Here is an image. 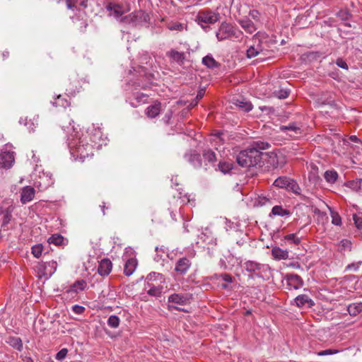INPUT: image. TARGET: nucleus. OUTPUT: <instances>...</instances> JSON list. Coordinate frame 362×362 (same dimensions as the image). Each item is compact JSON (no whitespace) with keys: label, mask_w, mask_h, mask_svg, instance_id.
Listing matches in <instances>:
<instances>
[{"label":"nucleus","mask_w":362,"mask_h":362,"mask_svg":"<svg viewBox=\"0 0 362 362\" xmlns=\"http://www.w3.org/2000/svg\"><path fill=\"white\" fill-rule=\"evenodd\" d=\"M69 126H65L64 122L62 123V127L67 135L68 144L71 155L76 158L83 161L86 158L92 156L93 146H95L88 140V136L82 134L80 136L76 132L74 126L68 121Z\"/></svg>","instance_id":"nucleus-1"},{"label":"nucleus","mask_w":362,"mask_h":362,"mask_svg":"<svg viewBox=\"0 0 362 362\" xmlns=\"http://www.w3.org/2000/svg\"><path fill=\"white\" fill-rule=\"evenodd\" d=\"M269 146V144L267 142L254 141L236 156L238 164L247 168L260 165L264 155L261 150L267 149Z\"/></svg>","instance_id":"nucleus-2"},{"label":"nucleus","mask_w":362,"mask_h":362,"mask_svg":"<svg viewBox=\"0 0 362 362\" xmlns=\"http://www.w3.org/2000/svg\"><path fill=\"white\" fill-rule=\"evenodd\" d=\"M244 269L249 273L251 278L258 277L267 279L270 273V268L268 264H263L259 262L248 260L243 264Z\"/></svg>","instance_id":"nucleus-3"},{"label":"nucleus","mask_w":362,"mask_h":362,"mask_svg":"<svg viewBox=\"0 0 362 362\" xmlns=\"http://www.w3.org/2000/svg\"><path fill=\"white\" fill-rule=\"evenodd\" d=\"M243 35V32L234 27L230 23L223 22L219 26L216 31V36L218 41H222L231 38H240Z\"/></svg>","instance_id":"nucleus-4"},{"label":"nucleus","mask_w":362,"mask_h":362,"mask_svg":"<svg viewBox=\"0 0 362 362\" xmlns=\"http://www.w3.org/2000/svg\"><path fill=\"white\" fill-rule=\"evenodd\" d=\"M150 20L147 13L143 11H137L120 18V23L134 27L147 23Z\"/></svg>","instance_id":"nucleus-5"},{"label":"nucleus","mask_w":362,"mask_h":362,"mask_svg":"<svg viewBox=\"0 0 362 362\" xmlns=\"http://www.w3.org/2000/svg\"><path fill=\"white\" fill-rule=\"evenodd\" d=\"M220 18L219 13L209 9L201 10L196 16V21L203 28H208L209 25L216 23Z\"/></svg>","instance_id":"nucleus-6"},{"label":"nucleus","mask_w":362,"mask_h":362,"mask_svg":"<svg viewBox=\"0 0 362 362\" xmlns=\"http://www.w3.org/2000/svg\"><path fill=\"white\" fill-rule=\"evenodd\" d=\"M189 202V198L187 194L182 195V192H177L176 194L173 195L169 202L170 207L168 208L170 216L173 221H177V214L180 212L181 207Z\"/></svg>","instance_id":"nucleus-7"},{"label":"nucleus","mask_w":362,"mask_h":362,"mask_svg":"<svg viewBox=\"0 0 362 362\" xmlns=\"http://www.w3.org/2000/svg\"><path fill=\"white\" fill-rule=\"evenodd\" d=\"M196 256V251L190 250L187 256L179 258L175 264V272L177 275L184 276L192 267V259Z\"/></svg>","instance_id":"nucleus-8"},{"label":"nucleus","mask_w":362,"mask_h":362,"mask_svg":"<svg viewBox=\"0 0 362 362\" xmlns=\"http://www.w3.org/2000/svg\"><path fill=\"white\" fill-rule=\"evenodd\" d=\"M264 33L258 32L252 37L253 45H250L247 49V57L252 58L262 54L264 48L261 43V39L264 38Z\"/></svg>","instance_id":"nucleus-9"},{"label":"nucleus","mask_w":362,"mask_h":362,"mask_svg":"<svg viewBox=\"0 0 362 362\" xmlns=\"http://www.w3.org/2000/svg\"><path fill=\"white\" fill-rule=\"evenodd\" d=\"M57 264L55 261L38 263L35 269L40 278H49L57 270Z\"/></svg>","instance_id":"nucleus-10"},{"label":"nucleus","mask_w":362,"mask_h":362,"mask_svg":"<svg viewBox=\"0 0 362 362\" xmlns=\"http://www.w3.org/2000/svg\"><path fill=\"white\" fill-rule=\"evenodd\" d=\"M81 88V82L78 76L72 75L69 78V83L66 85V94L70 96H74L80 91Z\"/></svg>","instance_id":"nucleus-11"},{"label":"nucleus","mask_w":362,"mask_h":362,"mask_svg":"<svg viewBox=\"0 0 362 362\" xmlns=\"http://www.w3.org/2000/svg\"><path fill=\"white\" fill-rule=\"evenodd\" d=\"M288 289L298 290L303 285L302 278L296 274H287L284 277Z\"/></svg>","instance_id":"nucleus-12"},{"label":"nucleus","mask_w":362,"mask_h":362,"mask_svg":"<svg viewBox=\"0 0 362 362\" xmlns=\"http://www.w3.org/2000/svg\"><path fill=\"white\" fill-rule=\"evenodd\" d=\"M263 156L266 157L264 159L266 160L267 167L269 168H277L279 167H282L284 164V158H280L274 152L264 153Z\"/></svg>","instance_id":"nucleus-13"},{"label":"nucleus","mask_w":362,"mask_h":362,"mask_svg":"<svg viewBox=\"0 0 362 362\" xmlns=\"http://www.w3.org/2000/svg\"><path fill=\"white\" fill-rule=\"evenodd\" d=\"M14 153L10 151H4L0 153V168H10L14 163Z\"/></svg>","instance_id":"nucleus-14"},{"label":"nucleus","mask_w":362,"mask_h":362,"mask_svg":"<svg viewBox=\"0 0 362 362\" xmlns=\"http://www.w3.org/2000/svg\"><path fill=\"white\" fill-rule=\"evenodd\" d=\"M106 9L110 12V16L119 21L125 12L122 6L114 3H109L106 6Z\"/></svg>","instance_id":"nucleus-15"},{"label":"nucleus","mask_w":362,"mask_h":362,"mask_svg":"<svg viewBox=\"0 0 362 362\" xmlns=\"http://www.w3.org/2000/svg\"><path fill=\"white\" fill-rule=\"evenodd\" d=\"M112 262L107 258L103 259L98 265V272L102 276H107L112 271Z\"/></svg>","instance_id":"nucleus-16"},{"label":"nucleus","mask_w":362,"mask_h":362,"mask_svg":"<svg viewBox=\"0 0 362 362\" xmlns=\"http://www.w3.org/2000/svg\"><path fill=\"white\" fill-rule=\"evenodd\" d=\"M163 290V286L158 282L156 283H146L145 291L146 293L152 296H160Z\"/></svg>","instance_id":"nucleus-17"},{"label":"nucleus","mask_w":362,"mask_h":362,"mask_svg":"<svg viewBox=\"0 0 362 362\" xmlns=\"http://www.w3.org/2000/svg\"><path fill=\"white\" fill-rule=\"evenodd\" d=\"M35 190L33 187L30 186H26L23 187L21 194V202L23 204H26L31 202L35 197Z\"/></svg>","instance_id":"nucleus-18"},{"label":"nucleus","mask_w":362,"mask_h":362,"mask_svg":"<svg viewBox=\"0 0 362 362\" xmlns=\"http://www.w3.org/2000/svg\"><path fill=\"white\" fill-rule=\"evenodd\" d=\"M166 55L170 58L171 62H175L179 65H182L185 59V54L184 52H178L175 49H170L166 53Z\"/></svg>","instance_id":"nucleus-19"},{"label":"nucleus","mask_w":362,"mask_h":362,"mask_svg":"<svg viewBox=\"0 0 362 362\" xmlns=\"http://www.w3.org/2000/svg\"><path fill=\"white\" fill-rule=\"evenodd\" d=\"M238 23L241 28L249 34H252L257 29L255 23L247 17L238 20Z\"/></svg>","instance_id":"nucleus-20"},{"label":"nucleus","mask_w":362,"mask_h":362,"mask_svg":"<svg viewBox=\"0 0 362 362\" xmlns=\"http://www.w3.org/2000/svg\"><path fill=\"white\" fill-rule=\"evenodd\" d=\"M189 300L187 294L173 293L168 297V302L179 305H185Z\"/></svg>","instance_id":"nucleus-21"},{"label":"nucleus","mask_w":362,"mask_h":362,"mask_svg":"<svg viewBox=\"0 0 362 362\" xmlns=\"http://www.w3.org/2000/svg\"><path fill=\"white\" fill-rule=\"evenodd\" d=\"M291 215V212L286 209H284L282 206L276 205L274 206L270 214H269V217L272 218L274 216H281V217H288Z\"/></svg>","instance_id":"nucleus-22"},{"label":"nucleus","mask_w":362,"mask_h":362,"mask_svg":"<svg viewBox=\"0 0 362 362\" xmlns=\"http://www.w3.org/2000/svg\"><path fill=\"white\" fill-rule=\"evenodd\" d=\"M88 0H66V6L71 10H82L87 7Z\"/></svg>","instance_id":"nucleus-23"},{"label":"nucleus","mask_w":362,"mask_h":362,"mask_svg":"<svg viewBox=\"0 0 362 362\" xmlns=\"http://www.w3.org/2000/svg\"><path fill=\"white\" fill-rule=\"evenodd\" d=\"M102 131L100 127L95 128L93 127V129H88V132L85 136H88V140L95 145L98 141H100L102 137Z\"/></svg>","instance_id":"nucleus-24"},{"label":"nucleus","mask_w":362,"mask_h":362,"mask_svg":"<svg viewBox=\"0 0 362 362\" xmlns=\"http://www.w3.org/2000/svg\"><path fill=\"white\" fill-rule=\"evenodd\" d=\"M296 304L298 307L302 308L305 305H307L308 308H311L314 305V301L305 294H302L298 296L294 299Z\"/></svg>","instance_id":"nucleus-25"},{"label":"nucleus","mask_w":362,"mask_h":362,"mask_svg":"<svg viewBox=\"0 0 362 362\" xmlns=\"http://www.w3.org/2000/svg\"><path fill=\"white\" fill-rule=\"evenodd\" d=\"M86 285V282L83 280L77 281L66 290V293L68 294L70 293L71 295H76L79 291L84 290Z\"/></svg>","instance_id":"nucleus-26"},{"label":"nucleus","mask_w":362,"mask_h":362,"mask_svg":"<svg viewBox=\"0 0 362 362\" xmlns=\"http://www.w3.org/2000/svg\"><path fill=\"white\" fill-rule=\"evenodd\" d=\"M272 255L276 260H282L288 259V252L286 250H282L279 247H274L272 248Z\"/></svg>","instance_id":"nucleus-27"},{"label":"nucleus","mask_w":362,"mask_h":362,"mask_svg":"<svg viewBox=\"0 0 362 362\" xmlns=\"http://www.w3.org/2000/svg\"><path fill=\"white\" fill-rule=\"evenodd\" d=\"M233 168V164L230 161L220 160L217 167L215 168L216 171H220L223 174L229 173Z\"/></svg>","instance_id":"nucleus-28"},{"label":"nucleus","mask_w":362,"mask_h":362,"mask_svg":"<svg viewBox=\"0 0 362 362\" xmlns=\"http://www.w3.org/2000/svg\"><path fill=\"white\" fill-rule=\"evenodd\" d=\"M136 267H137L136 259H135V258L129 259L124 264V274L128 276L132 275L134 273V272L135 271Z\"/></svg>","instance_id":"nucleus-29"},{"label":"nucleus","mask_w":362,"mask_h":362,"mask_svg":"<svg viewBox=\"0 0 362 362\" xmlns=\"http://www.w3.org/2000/svg\"><path fill=\"white\" fill-rule=\"evenodd\" d=\"M160 111V103H156L148 106L146 110V115L150 118H154L158 116Z\"/></svg>","instance_id":"nucleus-30"},{"label":"nucleus","mask_w":362,"mask_h":362,"mask_svg":"<svg viewBox=\"0 0 362 362\" xmlns=\"http://www.w3.org/2000/svg\"><path fill=\"white\" fill-rule=\"evenodd\" d=\"M53 106L54 107H67L70 105L71 103L69 100L66 98L62 95H57L53 101L51 102Z\"/></svg>","instance_id":"nucleus-31"},{"label":"nucleus","mask_w":362,"mask_h":362,"mask_svg":"<svg viewBox=\"0 0 362 362\" xmlns=\"http://www.w3.org/2000/svg\"><path fill=\"white\" fill-rule=\"evenodd\" d=\"M186 159L192 163L194 168H200L202 166V160L200 155L198 153H189L185 155Z\"/></svg>","instance_id":"nucleus-32"},{"label":"nucleus","mask_w":362,"mask_h":362,"mask_svg":"<svg viewBox=\"0 0 362 362\" xmlns=\"http://www.w3.org/2000/svg\"><path fill=\"white\" fill-rule=\"evenodd\" d=\"M6 342L13 348L21 351L23 349V342L20 337H9Z\"/></svg>","instance_id":"nucleus-33"},{"label":"nucleus","mask_w":362,"mask_h":362,"mask_svg":"<svg viewBox=\"0 0 362 362\" xmlns=\"http://www.w3.org/2000/svg\"><path fill=\"white\" fill-rule=\"evenodd\" d=\"M324 177L328 183L334 184L337 182L339 175L334 170H328L325 172Z\"/></svg>","instance_id":"nucleus-34"},{"label":"nucleus","mask_w":362,"mask_h":362,"mask_svg":"<svg viewBox=\"0 0 362 362\" xmlns=\"http://www.w3.org/2000/svg\"><path fill=\"white\" fill-rule=\"evenodd\" d=\"M346 186L354 191L358 192L362 189V179L356 178L355 180L348 181Z\"/></svg>","instance_id":"nucleus-35"},{"label":"nucleus","mask_w":362,"mask_h":362,"mask_svg":"<svg viewBox=\"0 0 362 362\" xmlns=\"http://www.w3.org/2000/svg\"><path fill=\"white\" fill-rule=\"evenodd\" d=\"M203 157L213 165H215L214 163L218 160L215 152L211 149L204 150L203 152Z\"/></svg>","instance_id":"nucleus-36"},{"label":"nucleus","mask_w":362,"mask_h":362,"mask_svg":"<svg viewBox=\"0 0 362 362\" xmlns=\"http://www.w3.org/2000/svg\"><path fill=\"white\" fill-rule=\"evenodd\" d=\"M163 281V275L160 273L152 272L149 274L146 279V283H156L162 284Z\"/></svg>","instance_id":"nucleus-37"},{"label":"nucleus","mask_w":362,"mask_h":362,"mask_svg":"<svg viewBox=\"0 0 362 362\" xmlns=\"http://www.w3.org/2000/svg\"><path fill=\"white\" fill-rule=\"evenodd\" d=\"M347 310L350 315L356 316L362 311V302L352 303L348 306Z\"/></svg>","instance_id":"nucleus-38"},{"label":"nucleus","mask_w":362,"mask_h":362,"mask_svg":"<svg viewBox=\"0 0 362 362\" xmlns=\"http://www.w3.org/2000/svg\"><path fill=\"white\" fill-rule=\"evenodd\" d=\"M202 63L209 69H214L218 66V63L211 55H206L202 59Z\"/></svg>","instance_id":"nucleus-39"},{"label":"nucleus","mask_w":362,"mask_h":362,"mask_svg":"<svg viewBox=\"0 0 362 362\" xmlns=\"http://www.w3.org/2000/svg\"><path fill=\"white\" fill-rule=\"evenodd\" d=\"M64 238L62 235L54 234L49 238L48 243L57 246H60L64 244Z\"/></svg>","instance_id":"nucleus-40"},{"label":"nucleus","mask_w":362,"mask_h":362,"mask_svg":"<svg viewBox=\"0 0 362 362\" xmlns=\"http://www.w3.org/2000/svg\"><path fill=\"white\" fill-rule=\"evenodd\" d=\"M280 129L282 132L291 131L295 134L300 133V128L296 123H290L288 125H282L280 127Z\"/></svg>","instance_id":"nucleus-41"},{"label":"nucleus","mask_w":362,"mask_h":362,"mask_svg":"<svg viewBox=\"0 0 362 362\" xmlns=\"http://www.w3.org/2000/svg\"><path fill=\"white\" fill-rule=\"evenodd\" d=\"M351 249V242L347 239L341 240L338 244V250L340 252L350 251Z\"/></svg>","instance_id":"nucleus-42"},{"label":"nucleus","mask_w":362,"mask_h":362,"mask_svg":"<svg viewBox=\"0 0 362 362\" xmlns=\"http://www.w3.org/2000/svg\"><path fill=\"white\" fill-rule=\"evenodd\" d=\"M237 106L245 112H250L252 109V105L250 102L242 100H237Z\"/></svg>","instance_id":"nucleus-43"},{"label":"nucleus","mask_w":362,"mask_h":362,"mask_svg":"<svg viewBox=\"0 0 362 362\" xmlns=\"http://www.w3.org/2000/svg\"><path fill=\"white\" fill-rule=\"evenodd\" d=\"M290 180H291L288 179L286 177H280L274 181V185L275 186L281 187V188L285 187L287 189V187L289 185Z\"/></svg>","instance_id":"nucleus-44"},{"label":"nucleus","mask_w":362,"mask_h":362,"mask_svg":"<svg viewBox=\"0 0 362 362\" xmlns=\"http://www.w3.org/2000/svg\"><path fill=\"white\" fill-rule=\"evenodd\" d=\"M120 324V319L117 315H110L107 320V325L111 328H117Z\"/></svg>","instance_id":"nucleus-45"},{"label":"nucleus","mask_w":362,"mask_h":362,"mask_svg":"<svg viewBox=\"0 0 362 362\" xmlns=\"http://www.w3.org/2000/svg\"><path fill=\"white\" fill-rule=\"evenodd\" d=\"M223 133L217 132L211 135V143H215L214 146L216 150H218L217 144H223V139L222 138Z\"/></svg>","instance_id":"nucleus-46"},{"label":"nucleus","mask_w":362,"mask_h":362,"mask_svg":"<svg viewBox=\"0 0 362 362\" xmlns=\"http://www.w3.org/2000/svg\"><path fill=\"white\" fill-rule=\"evenodd\" d=\"M319 178L318 176V167L317 165L314 163L310 164V173H309V180H317Z\"/></svg>","instance_id":"nucleus-47"},{"label":"nucleus","mask_w":362,"mask_h":362,"mask_svg":"<svg viewBox=\"0 0 362 362\" xmlns=\"http://www.w3.org/2000/svg\"><path fill=\"white\" fill-rule=\"evenodd\" d=\"M167 28L170 30L182 31L184 29V24L179 22H170L168 23Z\"/></svg>","instance_id":"nucleus-48"},{"label":"nucleus","mask_w":362,"mask_h":362,"mask_svg":"<svg viewBox=\"0 0 362 362\" xmlns=\"http://www.w3.org/2000/svg\"><path fill=\"white\" fill-rule=\"evenodd\" d=\"M287 189L288 190L292 191L293 193H295L296 194H300V191H301L300 187H299L298 183L293 180H290V182H289V185H288Z\"/></svg>","instance_id":"nucleus-49"},{"label":"nucleus","mask_w":362,"mask_h":362,"mask_svg":"<svg viewBox=\"0 0 362 362\" xmlns=\"http://www.w3.org/2000/svg\"><path fill=\"white\" fill-rule=\"evenodd\" d=\"M284 240L290 243L298 245L300 243V238L297 237L295 233H291L284 237Z\"/></svg>","instance_id":"nucleus-50"},{"label":"nucleus","mask_w":362,"mask_h":362,"mask_svg":"<svg viewBox=\"0 0 362 362\" xmlns=\"http://www.w3.org/2000/svg\"><path fill=\"white\" fill-rule=\"evenodd\" d=\"M353 220L356 227L359 230H362V213L354 214Z\"/></svg>","instance_id":"nucleus-51"},{"label":"nucleus","mask_w":362,"mask_h":362,"mask_svg":"<svg viewBox=\"0 0 362 362\" xmlns=\"http://www.w3.org/2000/svg\"><path fill=\"white\" fill-rule=\"evenodd\" d=\"M267 203H270V199L265 197H258L255 201V206H262L266 205Z\"/></svg>","instance_id":"nucleus-52"},{"label":"nucleus","mask_w":362,"mask_h":362,"mask_svg":"<svg viewBox=\"0 0 362 362\" xmlns=\"http://www.w3.org/2000/svg\"><path fill=\"white\" fill-rule=\"evenodd\" d=\"M332 216V223L336 226H341V218L338 213L334 211H331Z\"/></svg>","instance_id":"nucleus-53"},{"label":"nucleus","mask_w":362,"mask_h":362,"mask_svg":"<svg viewBox=\"0 0 362 362\" xmlns=\"http://www.w3.org/2000/svg\"><path fill=\"white\" fill-rule=\"evenodd\" d=\"M42 252V245H36L32 247V254L37 258L40 257Z\"/></svg>","instance_id":"nucleus-54"},{"label":"nucleus","mask_w":362,"mask_h":362,"mask_svg":"<svg viewBox=\"0 0 362 362\" xmlns=\"http://www.w3.org/2000/svg\"><path fill=\"white\" fill-rule=\"evenodd\" d=\"M249 16L256 22L260 21L261 14L257 10H250Z\"/></svg>","instance_id":"nucleus-55"},{"label":"nucleus","mask_w":362,"mask_h":362,"mask_svg":"<svg viewBox=\"0 0 362 362\" xmlns=\"http://www.w3.org/2000/svg\"><path fill=\"white\" fill-rule=\"evenodd\" d=\"M68 350L66 349H62L57 354L55 358L62 361L66 356Z\"/></svg>","instance_id":"nucleus-56"},{"label":"nucleus","mask_w":362,"mask_h":362,"mask_svg":"<svg viewBox=\"0 0 362 362\" xmlns=\"http://www.w3.org/2000/svg\"><path fill=\"white\" fill-rule=\"evenodd\" d=\"M338 352H339V351L337 350V349H326V350H323V351H320L318 353V355L319 356L332 355V354H337Z\"/></svg>","instance_id":"nucleus-57"},{"label":"nucleus","mask_w":362,"mask_h":362,"mask_svg":"<svg viewBox=\"0 0 362 362\" xmlns=\"http://www.w3.org/2000/svg\"><path fill=\"white\" fill-rule=\"evenodd\" d=\"M336 64L339 67H340L341 69H346V70H347L348 68H349L346 62L343 59H341V58H339V59H337Z\"/></svg>","instance_id":"nucleus-58"},{"label":"nucleus","mask_w":362,"mask_h":362,"mask_svg":"<svg viewBox=\"0 0 362 362\" xmlns=\"http://www.w3.org/2000/svg\"><path fill=\"white\" fill-rule=\"evenodd\" d=\"M72 310L74 313L81 315L85 311V308L81 305H75L72 307Z\"/></svg>","instance_id":"nucleus-59"},{"label":"nucleus","mask_w":362,"mask_h":362,"mask_svg":"<svg viewBox=\"0 0 362 362\" xmlns=\"http://www.w3.org/2000/svg\"><path fill=\"white\" fill-rule=\"evenodd\" d=\"M219 277L228 283H231L233 279V276L228 274H222Z\"/></svg>","instance_id":"nucleus-60"},{"label":"nucleus","mask_w":362,"mask_h":362,"mask_svg":"<svg viewBox=\"0 0 362 362\" xmlns=\"http://www.w3.org/2000/svg\"><path fill=\"white\" fill-rule=\"evenodd\" d=\"M361 263L362 262H358L356 264H349L346 269L351 271H356L361 265Z\"/></svg>","instance_id":"nucleus-61"},{"label":"nucleus","mask_w":362,"mask_h":362,"mask_svg":"<svg viewBox=\"0 0 362 362\" xmlns=\"http://www.w3.org/2000/svg\"><path fill=\"white\" fill-rule=\"evenodd\" d=\"M289 93L287 90H280L278 98H286L288 96Z\"/></svg>","instance_id":"nucleus-62"},{"label":"nucleus","mask_w":362,"mask_h":362,"mask_svg":"<svg viewBox=\"0 0 362 362\" xmlns=\"http://www.w3.org/2000/svg\"><path fill=\"white\" fill-rule=\"evenodd\" d=\"M338 16H339V17H341V19H343V20H346V19H348V17H349V13H348V12H346V11H341L340 12H339Z\"/></svg>","instance_id":"nucleus-63"},{"label":"nucleus","mask_w":362,"mask_h":362,"mask_svg":"<svg viewBox=\"0 0 362 362\" xmlns=\"http://www.w3.org/2000/svg\"><path fill=\"white\" fill-rule=\"evenodd\" d=\"M204 92H205V90L204 89L200 90L197 93V96L195 98V100H197V101L201 100L204 97Z\"/></svg>","instance_id":"nucleus-64"}]
</instances>
